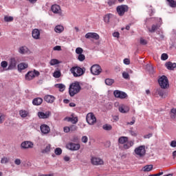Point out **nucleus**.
Returning <instances> with one entry per match:
<instances>
[{"mask_svg": "<svg viewBox=\"0 0 176 176\" xmlns=\"http://www.w3.org/2000/svg\"><path fill=\"white\" fill-rule=\"evenodd\" d=\"M38 116L40 119H47L50 116V112L46 111L45 113L40 111L38 113Z\"/></svg>", "mask_w": 176, "mask_h": 176, "instance_id": "obj_22", "label": "nucleus"}, {"mask_svg": "<svg viewBox=\"0 0 176 176\" xmlns=\"http://www.w3.org/2000/svg\"><path fill=\"white\" fill-rule=\"evenodd\" d=\"M155 96H159L162 98H166L167 97V94L166 93V91H164L163 88L157 89L155 90Z\"/></svg>", "mask_w": 176, "mask_h": 176, "instance_id": "obj_17", "label": "nucleus"}, {"mask_svg": "<svg viewBox=\"0 0 176 176\" xmlns=\"http://www.w3.org/2000/svg\"><path fill=\"white\" fill-rule=\"evenodd\" d=\"M122 78H124V79H129V78H130V75H129V73L127 72H123Z\"/></svg>", "mask_w": 176, "mask_h": 176, "instance_id": "obj_48", "label": "nucleus"}, {"mask_svg": "<svg viewBox=\"0 0 176 176\" xmlns=\"http://www.w3.org/2000/svg\"><path fill=\"white\" fill-rule=\"evenodd\" d=\"M132 146H134V140H128L126 143L123 144V149L127 150L130 149Z\"/></svg>", "mask_w": 176, "mask_h": 176, "instance_id": "obj_21", "label": "nucleus"}, {"mask_svg": "<svg viewBox=\"0 0 176 176\" xmlns=\"http://www.w3.org/2000/svg\"><path fill=\"white\" fill-rule=\"evenodd\" d=\"M32 35L34 39H39L41 36V32H39V30L34 29L32 32Z\"/></svg>", "mask_w": 176, "mask_h": 176, "instance_id": "obj_24", "label": "nucleus"}, {"mask_svg": "<svg viewBox=\"0 0 176 176\" xmlns=\"http://www.w3.org/2000/svg\"><path fill=\"white\" fill-rule=\"evenodd\" d=\"M118 109L121 113H127L130 111V107L126 104H121L119 106Z\"/></svg>", "mask_w": 176, "mask_h": 176, "instance_id": "obj_20", "label": "nucleus"}, {"mask_svg": "<svg viewBox=\"0 0 176 176\" xmlns=\"http://www.w3.org/2000/svg\"><path fill=\"white\" fill-rule=\"evenodd\" d=\"M116 10L120 16H124L126 12H129V6L121 5L117 7Z\"/></svg>", "mask_w": 176, "mask_h": 176, "instance_id": "obj_9", "label": "nucleus"}, {"mask_svg": "<svg viewBox=\"0 0 176 176\" xmlns=\"http://www.w3.org/2000/svg\"><path fill=\"white\" fill-rule=\"evenodd\" d=\"M158 83L162 89H167L169 86L168 79L165 76H162L158 79Z\"/></svg>", "mask_w": 176, "mask_h": 176, "instance_id": "obj_6", "label": "nucleus"}, {"mask_svg": "<svg viewBox=\"0 0 176 176\" xmlns=\"http://www.w3.org/2000/svg\"><path fill=\"white\" fill-rule=\"evenodd\" d=\"M80 85L79 82H74L72 83L69 88V93L71 97H74L75 94H78L80 91Z\"/></svg>", "mask_w": 176, "mask_h": 176, "instance_id": "obj_1", "label": "nucleus"}, {"mask_svg": "<svg viewBox=\"0 0 176 176\" xmlns=\"http://www.w3.org/2000/svg\"><path fill=\"white\" fill-rule=\"evenodd\" d=\"M55 87L59 89L60 91H64L65 90V85L64 84H56Z\"/></svg>", "mask_w": 176, "mask_h": 176, "instance_id": "obj_36", "label": "nucleus"}, {"mask_svg": "<svg viewBox=\"0 0 176 176\" xmlns=\"http://www.w3.org/2000/svg\"><path fill=\"white\" fill-rule=\"evenodd\" d=\"M152 168H153V165L150 164V165H146L144 166L142 169V171H144V173H148L149 171H152Z\"/></svg>", "mask_w": 176, "mask_h": 176, "instance_id": "obj_30", "label": "nucleus"}, {"mask_svg": "<svg viewBox=\"0 0 176 176\" xmlns=\"http://www.w3.org/2000/svg\"><path fill=\"white\" fill-rule=\"evenodd\" d=\"M77 58L78 61L82 62V61H85L86 56H85V54H80V55L78 56Z\"/></svg>", "mask_w": 176, "mask_h": 176, "instance_id": "obj_42", "label": "nucleus"}, {"mask_svg": "<svg viewBox=\"0 0 176 176\" xmlns=\"http://www.w3.org/2000/svg\"><path fill=\"white\" fill-rule=\"evenodd\" d=\"M54 153L55 155H56L57 156H60V155H61V153H63V150L61 149V148H56L54 151Z\"/></svg>", "mask_w": 176, "mask_h": 176, "instance_id": "obj_41", "label": "nucleus"}, {"mask_svg": "<svg viewBox=\"0 0 176 176\" xmlns=\"http://www.w3.org/2000/svg\"><path fill=\"white\" fill-rule=\"evenodd\" d=\"M147 43L146 40L142 38H140V45H146Z\"/></svg>", "mask_w": 176, "mask_h": 176, "instance_id": "obj_58", "label": "nucleus"}, {"mask_svg": "<svg viewBox=\"0 0 176 176\" xmlns=\"http://www.w3.org/2000/svg\"><path fill=\"white\" fill-rule=\"evenodd\" d=\"M129 133L132 136V137H137L138 135V133L136 131H133V129H130L129 131Z\"/></svg>", "mask_w": 176, "mask_h": 176, "instance_id": "obj_43", "label": "nucleus"}, {"mask_svg": "<svg viewBox=\"0 0 176 176\" xmlns=\"http://www.w3.org/2000/svg\"><path fill=\"white\" fill-rule=\"evenodd\" d=\"M69 129L70 131H76V130H78V126H76V125H71Z\"/></svg>", "mask_w": 176, "mask_h": 176, "instance_id": "obj_51", "label": "nucleus"}, {"mask_svg": "<svg viewBox=\"0 0 176 176\" xmlns=\"http://www.w3.org/2000/svg\"><path fill=\"white\" fill-rule=\"evenodd\" d=\"M4 21L6 23H10V21H13V16H4Z\"/></svg>", "mask_w": 176, "mask_h": 176, "instance_id": "obj_45", "label": "nucleus"}, {"mask_svg": "<svg viewBox=\"0 0 176 176\" xmlns=\"http://www.w3.org/2000/svg\"><path fill=\"white\" fill-rule=\"evenodd\" d=\"M102 69H101V66L99 65H94L91 67V73L92 75H100Z\"/></svg>", "mask_w": 176, "mask_h": 176, "instance_id": "obj_10", "label": "nucleus"}, {"mask_svg": "<svg viewBox=\"0 0 176 176\" xmlns=\"http://www.w3.org/2000/svg\"><path fill=\"white\" fill-rule=\"evenodd\" d=\"M113 36L114 38H117L118 39H119L120 36V34L118 32H116L113 33Z\"/></svg>", "mask_w": 176, "mask_h": 176, "instance_id": "obj_54", "label": "nucleus"}, {"mask_svg": "<svg viewBox=\"0 0 176 176\" xmlns=\"http://www.w3.org/2000/svg\"><path fill=\"white\" fill-rule=\"evenodd\" d=\"M170 146H172V148L176 147V141L175 140H173L170 142Z\"/></svg>", "mask_w": 176, "mask_h": 176, "instance_id": "obj_60", "label": "nucleus"}, {"mask_svg": "<svg viewBox=\"0 0 176 176\" xmlns=\"http://www.w3.org/2000/svg\"><path fill=\"white\" fill-rule=\"evenodd\" d=\"M51 146L47 144L44 150H43V153H50Z\"/></svg>", "mask_w": 176, "mask_h": 176, "instance_id": "obj_40", "label": "nucleus"}, {"mask_svg": "<svg viewBox=\"0 0 176 176\" xmlns=\"http://www.w3.org/2000/svg\"><path fill=\"white\" fill-rule=\"evenodd\" d=\"M167 58H168V55H167V54H162L161 56V60H162L163 61H166V60H167Z\"/></svg>", "mask_w": 176, "mask_h": 176, "instance_id": "obj_50", "label": "nucleus"}, {"mask_svg": "<svg viewBox=\"0 0 176 176\" xmlns=\"http://www.w3.org/2000/svg\"><path fill=\"white\" fill-rule=\"evenodd\" d=\"M65 120H66L67 122H71L72 120V117H66L65 118Z\"/></svg>", "mask_w": 176, "mask_h": 176, "instance_id": "obj_64", "label": "nucleus"}, {"mask_svg": "<svg viewBox=\"0 0 176 176\" xmlns=\"http://www.w3.org/2000/svg\"><path fill=\"white\" fill-rule=\"evenodd\" d=\"M18 67V71L19 72H21L23 71V69H26V68H28V64L25 63H21L17 65Z\"/></svg>", "mask_w": 176, "mask_h": 176, "instance_id": "obj_25", "label": "nucleus"}, {"mask_svg": "<svg viewBox=\"0 0 176 176\" xmlns=\"http://www.w3.org/2000/svg\"><path fill=\"white\" fill-rule=\"evenodd\" d=\"M76 54H78V55L82 54H83V49L82 47H77L76 49Z\"/></svg>", "mask_w": 176, "mask_h": 176, "instance_id": "obj_46", "label": "nucleus"}, {"mask_svg": "<svg viewBox=\"0 0 176 176\" xmlns=\"http://www.w3.org/2000/svg\"><path fill=\"white\" fill-rule=\"evenodd\" d=\"M146 69L149 72V74H153L155 72V69L151 65H146Z\"/></svg>", "mask_w": 176, "mask_h": 176, "instance_id": "obj_32", "label": "nucleus"}, {"mask_svg": "<svg viewBox=\"0 0 176 176\" xmlns=\"http://www.w3.org/2000/svg\"><path fill=\"white\" fill-rule=\"evenodd\" d=\"M129 141V138L126 136H121L118 138V144L121 145H124Z\"/></svg>", "mask_w": 176, "mask_h": 176, "instance_id": "obj_27", "label": "nucleus"}, {"mask_svg": "<svg viewBox=\"0 0 176 176\" xmlns=\"http://www.w3.org/2000/svg\"><path fill=\"white\" fill-rule=\"evenodd\" d=\"M155 24L152 25L151 28H148V30L149 32L153 33L157 31V30H159L160 27L162 26V22L161 18H155L154 19Z\"/></svg>", "mask_w": 176, "mask_h": 176, "instance_id": "obj_3", "label": "nucleus"}, {"mask_svg": "<svg viewBox=\"0 0 176 176\" xmlns=\"http://www.w3.org/2000/svg\"><path fill=\"white\" fill-rule=\"evenodd\" d=\"M134 155L136 157H140V159L144 157L146 155V150L145 149V146L142 145L136 147L134 149Z\"/></svg>", "mask_w": 176, "mask_h": 176, "instance_id": "obj_2", "label": "nucleus"}, {"mask_svg": "<svg viewBox=\"0 0 176 176\" xmlns=\"http://www.w3.org/2000/svg\"><path fill=\"white\" fill-rule=\"evenodd\" d=\"M39 75H41V73H39V72L34 69V71L28 72L25 74V78L26 80H32L34 78H35L36 76H39Z\"/></svg>", "mask_w": 176, "mask_h": 176, "instance_id": "obj_7", "label": "nucleus"}, {"mask_svg": "<svg viewBox=\"0 0 176 176\" xmlns=\"http://www.w3.org/2000/svg\"><path fill=\"white\" fill-rule=\"evenodd\" d=\"M8 61L6 60L1 61V67H0V72H3V71H6V69H8Z\"/></svg>", "mask_w": 176, "mask_h": 176, "instance_id": "obj_26", "label": "nucleus"}, {"mask_svg": "<svg viewBox=\"0 0 176 176\" xmlns=\"http://www.w3.org/2000/svg\"><path fill=\"white\" fill-rule=\"evenodd\" d=\"M151 137H152V133H148L147 135H145L144 136V138H151Z\"/></svg>", "mask_w": 176, "mask_h": 176, "instance_id": "obj_63", "label": "nucleus"}, {"mask_svg": "<svg viewBox=\"0 0 176 176\" xmlns=\"http://www.w3.org/2000/svg\"><path fill=\"white\" fill-rule=\"evenodd\" d=\"M54 31L57 34H61V32H63L64 31V27H63V25H56L54 28Z\"/></svg>", "mask_w": 176, "mask_h": 176, "instance_id": "obj_31", "label": "nucleus"}, {"mask_svg": "<svg viewBox=\"0 0 176 176\" xmlns=\"http://www.w3.org/2000/svg\"><path fill=\"white\" fill-rule=\"evenodd\" d=\"M170 118L171 119H175V116H176V109H172L170 110Z\"/></svg>", "mask_w": 176, "mask_h": 176, "instance_id": "obj_39", "label": "nucleus"}, {"mask_svg": "<svg viewBox=\"0 0 176 176\" xmlns=\"http://www.w3.org/2000/svg\"><path fill=\"white\" fill-rule=\"evenodd\" d=\"M135 123V119L132 118V121L130 122H127V124H130L131 126H133Z\"/></svg>", "mask_w": 176, "mask_h": 176, "instance_id": "obj_62", "label": "nucleus"}, {"mask_svg": "<svg viewBox=\"0 0 176 176\" xmlns=\"http://www.w3.org/2000/svg\"><path fill=\"white\" fill-rule=\"evenodd\" d=\"M4 120H5V115H1L0 116V124L3 123Z\"/></svg>", "mask_w": 176, "mask_h": 176, "instance_id": "obj_59", "label": "nucleus"}, {"mask_svg": "<svg viewBox=\"0 0 176 176\" xmlns=\"http://www.w3.org/2000/svg\"><path fill=\"white\" fill-rule=\"evenodd\" d=\"M64 133H69L71 131L69 126H65L63 128Z\"/></svg>", "mask_w": 176, "mask_h": 176, "instance_id": "obj_56", "label": "nucleus"}, {"mask_svg": "<svg viewBox=\"0 0 176 176\" xmlns=\"http://www.w3.org/2000/svg\"><path fill=\"white\" fill-rule=\"evenodd\" d=\"M54 50H57V51H60L61 50V46L60 45H56L54 47Z\"/></svg>", "mask_w": 176, "mask_h": 176, "instance_id": "obj_61", "label": "nucleus"}, {"mask_svg": "<svg viewBox=\"0 0 176 176\" xmlns=\"http://www.w3.org/2000/svg\"><path fill=\"white\" fill-rule=\"evenodd\" d=\"M113 17V15L112 14H107L104 17V23H109V20Z\"/></svg>", "mask_w": 176, "mask_h": 176, "instance_id": "obj_34", "label": "nucleus"}, {"mask_svg": "<svg viewBox=\"0 0 176 176\" xmlns=\"http://www.w3.org/2000/svg\"><path fill=\"white\" fill-rule=\"evenodd\" d=\"M54 78H60L61 76V72L60 71H55L53 74Z\"/></svg>", "mask_w": 176, "mask_h": 176, "instance_id": "obj_47", "label": "nucleus"}, {"mask_svg": "<svg viewBox=\"0 0 176 176\" xmlns=\"http://www.w3.org/2000/svg\"><path fill=\"white\" fill-rule=\"evenodd\" d=\"M113 82H115L113 79L107 78L105 80V84L107 85V86H112V85H113Z\"/></svg>", "mask_w": 176, "mask_h": 176, "instance_id": "obj_38", "label": "nucleus"}, {"mask_svg": "<svg viewBox=\"0 0 176 176\" xmlns=\"http://www.w3.org/2000/svg\"><path fill=\"white\" fill-rule=\"evenodd\" d=\"M8 162H9V159H8V157H3L1 160V163L2 164H6V163H8Z\"/></svg>", "mask_w": 176, "mask_h": 176, "instance_id": "obj_52", "label": "nucleus"}, {"mask_svg": "<svg viewBox=\"0 0 176 176\" xmlns=\"http://www.w3.org/2000/svg\"><path fill=\"white\" fill-rule=\"evenodd\" d=\"M81 140L82 142H84V144H86L87 141H89V138H87V136H83Z\"/></svg>", "mask_w": 176, "mask_h": 176, "instance_id": "obj_55", "label": "nucleus"}, {"mask_svg": "<svg viewBox=\"0 0 176 176\" xmlns=\"http://www.w3.org/2000/svg\"><path fill=\"white\" fill-rule=\"evenodd\" d=\"M21 146L23 149H32L34 148V143L31 141H25L21 143Z\"/></svg>", "mask_w": 176, "mask_h": 176, "instance_id": "obj_15", "label": "nucleus"}, {"mask_svg": "<svg viewBox=\"0 0 176 176\" xmlns=\"http://www.w3.org/2000/svg\"><path fill=\"white\" fill-rule=\"evenodd\" d=\"M67 149L69 151H79L80 149V144L74 143V142H69L66 145Z\"/></svg>", "mask_w": 176, "mask_h": 176, "instance_id": "obj_11", "label": "nucleus"}, {"mask_svg": "<svg viewBox=\"0 0 176 176\" xmlns=\"http://www.w3.org/2000/svg\"><path fill=\"white\" fill-rule=\"evenodd\" d=\"M113 96L114 97H116V98H120L121 100L127 98V94H126V92L119 90H115L113 91Z\"/></svg>", "mask_w": 176, "mask_h": 176, "instance_id": "obj_12", "label": "nucleus"}, {"mask_svg": "<svg viewBox=\"0 0 176 176\" xmlns=\"http://www.w3.org/2000/svg\"><path fill=\"white\" fill-rule=\"evenodd\" d=\"M14 164L16 165V166H20L21 164V160L19 159V158H16L14 160Z\"/></svg>", "mask_w": 176, "mask_h": 176, "instance_id": "obj_53", "label": "nucleus"}, {"mask_svg": "<svg viewBox=\"0 0 176 176\" xmlns=\"http://www.w3.org/2000/svg\"><path fill=\"white\" fill-rule=\"evenodd\" d=\"M168 5L170 8H176V1L174 0H166Z\"/></svg>", "mask_w": 176, "mask_h": 176, "instance_id": "obj_35", "label": "nucleus"}, {"mask_svg": "<svg viewBox=\"0 0 176 176\" xmlns=\"http://www.w3.org/2000/svg\"><path fill=\"white\" fill-rule=\"evenodd\" d=\"M71 72L73 74L74 76L78 78V76H82V75L86 72V69L85 67H75L71 69Z\"/></svg>", "mask_w": 176, "mask_h": 176, "instance_id": "obj_4", "label": "nucleus"}, {"mask_svg": "<svg viewBox=\"0 0 176 176\" xmlns=\"http://www.w3.org/2000/svg\"><path fill=\"white\" fill-rule=\"evenodd\" d=\"M45 101L46 102H49L50 104H53L54 102V100H56V98L52 95H47L44 97Z\"/></svg>", "mask_w": 176, "mask_h": 176, "instance_id": "obj_23", "label": "nucleus"}, {"mask_svg": "<svg viewBox=\"0 0 176 176\" xmlns=\"http://www.w3.org/2000/svg\"><path fill=\"white\" fill-rule=\"evenodd\" d=\"M103 130H106V131H111L112 130V126L111 124H106L102 126Z\"/></svg>", "mask_w": 176, "mask_h": 176, "instance_id": "obj_37", "label": "nucleus"}, {"mask_svg": "<svg viewBox=\"0 0 176 176\" xmlns=\"http://www.w3.org/2000/svg\"><path fill=\"white\" fill-rule=\"evenodd\" d=\"M42 102H43V99H42L41 98H36L32 100L33 105H41Z\"/></svg>", "mask_w": 176, "mask_h": 176, "instance_id": "obj_28", "label": "nucleus"}, {"mask_svg": "<svg viewBox=\"0 0 176 176\" xmlns=\"http://www.w3.org/2000/svg\"><path fill=\"white\" fill-rule=\"evenodd\" d=\"M124 64H125V65H130V59L124 58Z\"/></svg>", "mask_w": 176, "mask_h": 176, "instance_id": "obj_57", "label": "nucleus"}, {"mask_svg": "<svg viewBox=\"0 0 176 176\" xmlns=\"http://www.w3.org/2000/svg\"><path fill=\"white\" fill-rule=\"evenodd\" d=\"M19 115L21 118H27V116H28V115H30V113H28V111H27L25 110H21L19 111Z\"/></svg>", "mask_w": 176, "mask_h": 176, "instance_id": "obj_33", "label": "nucleus"}, {"mask_svg": "<svg viewBox=\"0 0 176 176\" xmlns=\"http://www.w3.org/2000/svg\"><path fill=\"white\" fill-rule=\"evenodd\" d=\"M18 52L20 54H30L31 51L27 47V46H21L18 49Z\"/></svg>", "mask_w": 176, "mask_h": 176, "instance_id": "obj_18", "label": "nucleus"}, {"mask_svg": "<svg viewBox=\"0 0 176 176\" xmlns=\"http://www.w3.org/2000/svg\"><path fill=\"white\" fill-rule=\"evenodd\" d=\"M86 120L88 124L93 126V124L97 122V118H96V116H94L93 113H89L87 115Z\"/></svg>", "mask_w": 176, "mask_h": 176, "instance_id": "obj_8", "label": "nucleus"}, {"mask_svg": "<svg viewBox=\"0 0 176 176\" xmlns=\"http://www.w3.org/2000/svg\"><path fill=\"white\" fill-rule=\"evenodd\" d=\"M71 123L76 124L78 123V117H72Z\"/></svg>", "mask_w": 176, "mask_h": 176, "instance_id": "obj_49", "label": "nucleus"}, {"mask_svg": "<svg viewBox=\"0 0 176 176\" xmlns=\"http://www.w3.org/2000/svg\"><path fill=\"white\" fill-rule=\"evenodd\" d=\"M40 130L43 135L49 134V133H50V127L47 124L41 125Z\"/></svg>", "mask_w": 176, "mask_h": 176, "instance_id": "obj_19", "label": "nucleus"}, {"mask_svg": "<svg viewBox=\"0 0 176 176\" xmlns=\"http://www.w3.org/2000/svg\"><path fill=\"white\" fill-rule=\"evenodd\" d=\"M50 64V65H57V64H60V62L57 59H52Z\"/></svg>", "mask_w": 176, "mask_h": 176, "instance_id": "obj_44", "label": "nucleus"}, {"mask_svg": "<svg viewBox=\"0 0 176 176\" xmlns=\"http://www.w3.org/2000/svg\"><path fill=\"white\" fill-rule=\"evenodd\" d=\"M166 67L168 69L173 70L174 68H176V63H171V62H168L166 63Z\"/></svg>", "mask_w": 176, "mask_h": 176, "instance_id": "obj_29", "label": "nucleus"}, {"mask_svg": "<svg viewBox=\"0 0 176 176\" xmlns=\"http://www.w3.org/2000/svg\"><path fill=\"white\" fill-rule=\"evenodd\" d=\"M17 59L14 57L10 58L8 62V67L6 69V71H13L17 68Z\"/></svg>", "mask_w": 176, "mask_h": 176, "instance_id": "obj_5", "label": "nucleus"}, {"mask_svg": "<svg viewBox=\"0 0 176 176\" xmlns=\"http://www.w3.org/2000/svg\"><path fill=\"white\" fill-rule=\"evenodd\" d=\"M91 162L94 166H102V164H104L102 159L97 157H92Z\"/></svg>", "mask_w": 176, "mask_h": 176, "instance_id": "obj_13", "label": "nucleus"}, {"mask_svg": "<svg viewBox=\"0 0 176 176\" xmlns=\"http://www.w3.org/2000/svg\"><path fill=\"white\" fill-rule=\"evenodd\" d=\"M51 10L54 13V14H58L59 16H61V7L57 4L52 5L51 6Z\"/></svg>", "mask_w": 176, "mask_h": 176, "instance_id": "obj_16", "label": "nucleus"}, {"mask_svg": "<svg viewBox=\"0 0 176 176\" xmlns=\"http://www.w3.org/2000/svg\"><path fill=\"white\" fill-rule=\"evenodd\" d=\"M85 36L86 39H95V41L100 39V35L96 32H88Z\"/></svg>", "mask_w": 176, "mask_h": 176, "instance_id": "obj_14", "label": "nucleus"}]
</instances>
